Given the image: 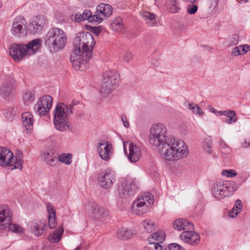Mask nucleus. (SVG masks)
Returning a JSON list of instances; mask_svg holds the SVG:
<instances>
[{
	"label": "nucleus",
	"mask_w": 250,
	"mask_h": 250,
	"mask_svg": "<svg viewBox=\"0 0 250 250\" xmlns=\"http://www.w3.org/2000/svg\"><path fill=\"white\" fill-rule=\"evenodd\" d=\"M226 113H227V114L225 116L228 118L225 119V123L228 124H231L237 122L238 118L236 116V112L234 110H226Z\"/></svg>",
	"instance_id": "473e14b6"
},
{
	"label": "nucleus",
	"mask_w": 250,
	"mask_h": 250,
	"mask_svg": "<svg viewBox=\"0 0 250 250\" xmlns=\"http://www.w3.org/2000/svg\"><path fill=\"white\" fill-rule=\"evenodd\" d=\"M154 203L153 195L149 193L139 195L132 206V210L135 214L142 215L147 212L149 207Z\"/></svg>",
	"instance_id": "9b49d317"
},
{
	"label": "nucleus",
	"mask_w": 250,
	"mask_h": 250,
	"mask_svg": "<svg viewBox=\"0 0 250 250\" xmlns=\"http://www.w3.org/2000/svg\"><path fill=\"white\" fill-rule=\"evenodd\" d=\"M166 4L167 10L170 13H177L180 9L176 0H166Z\"/></svg>",
	"instance_id": "2f4dec72"
},
{
	"label": "nucleus",
	"mask_w": 250,
	"mask_h": 250,
	"mask_svg": "<svg viewBox=\"0 0 250 250\" xmlns=\"http://www.w3.org/2000/svg\"><path fill=\"white\" fill-rule=\"evenodd\" d=\"M236 172L233 169L223 170L222 171V174L227 177H233L236 175Z\"/></svg>",
	"instance_id": "a19ab883"
},
{
	"label": "nucleus",
	"mask_w": 250,
	"mask_h": 250,
	"mask_svg": "<svg viewBox=\"0 0 250 250\" xmlns=\"http://www.w3.org/2000/svg\"><path fill=\"white\" fill-rule=\"evenodd\" d=\"M248 1V0H240L239 1L240 2H247Z\"/></svg>",
	"instance_id": "680f3d73"
},
{
	"label": "nucleus",
	"mask_w": 250,
	"mask_h": 250,
	"mask_svg": "<svg viewBox=\"0 0 250 250\" xmlns=\"http://www.w3.org/2000/svg\"><path fill=\"white\" fill-rule=\"evenodd\" d=\"M112 29L117 32H120L124 28L122 19L119 17L116 18L111 24Z\"/></svg>",
	"instance_id": "72a5a7b5"
},
{
	"label": "nucleus",
	"mask_w": 250,
	"mask_h": 250,
	"mask_svg": "<svg viewBox=\"0 0 250 250\" xmlns=\"http://www.w3.org/2000/svg\"><path fill=\"white\" fill-rule=\"evenodd\" d=\"M67 41L66 33L61 29L54 27L47 32L45 42L54 50L61 49L64 47Z\"/></svg>",
	"instance_id": "39448f33"
},
{
	"label": "nucleus",
	"mask_w": 250,
	"mask_h": 250,
	"mask_svg": "<svg viewBox=\"0 0 250 250\" xmlns=\"http://www.w3.org/2000/svg\"><path fill=\"white\" fill-rule=\"evenodd\" d=\"M94 39L90 33H80L75 39L74 49L70 56V61L75 70H83L91 57L95 45Z\"/></svg>",
	"instance_id": "f257e3e1"
},
{
	"label": "nucleus",
	"mask_w": 250,
	"mask_h": 250,
	"mask_svg": "<svg viewBox=\"0 0 250 250\" xmlns=\"http://www.w3.org/2000/svg\"><path fill=\"white\" fill-rule=\"evenodd\" d=\"M85 208L88 210L89 215L95 220L104 217L108 214L107 210L95 203L87 206Z\"/></svg>",
	"instance_id": "f3484780"
},
{
	"label": "nucleus",
	"mask_w": 250,
	"mask_h": 250,
	"mask_svg": "<svg viewBox=\"0 0 250 250\" xmlns=\"http://www.w3.org/2000/svg\"><path fill=\"white\" fill-rule=\"evenodd\" d=\"M76 105V104H73L72 106H73V105ZM71 105L72 106V105Z\"/></svg>",
	"instance_id": "0e129e2a"
},
{
	"label": "nucleus",
	"mask_w": 250,
	"mask_h": 250,
	"mask_svg": "<svg viewBox=\"0 0 250 250\" xmlns=\"http://www.w3.org/2000/svg\"><path fill=\"white\" fill-rule=\"evenodd\" d=\"M225 146H228L224 142H221L220 143L221 150V149H224V147H225Z\"/></svg>",
	"instance_id": "13d9d810"
},
{
	"label": "nucleus",
	"mask_w": 250,
	"mask_h": 250,
	"mask_svg": "<svg viewBox=\"0 0 250 250\" xmlns=\"http://www.w3.org/2000/svg\"><path fill=\"white\" fill-rule=\"evenodd\" d=\"M52 98L49 95L41 97L35 105V110L40 115H45L49 112L52 107Z\"/></svg>",
	"instance_id": "4468645a"
},
{
	"label": "nucleus",
	"mask_w": 250,
	"mask_h": 250,
	"mask_svg": "<svg viewBox=\"0 0 250 250\" xmlns=\"http://www.w3.org/2000/svg\"><path fill=\"white\" fill-rule=\"evenodd\" d=\"M12 212L7 205L0 206V229H8L15 233H21L23 229L16 224L12 223Z\"/></svg>",
	"instance_id": "423d86ee"
},
{
	"label": "nucleus",
	"mask_w": 250,
	"mask_h": 250,
	"mask_svg": "<svg viewBox=\"0 0 250 250\" xmlns=\"http://www.w3.org/2000/svg\"><path fill=\"white\" fill-rule=\"evenodd\" d=\"M113 12L112 6L108 4L100 3L97 7L95 17V22H102L104 18L110 17Z\"/></svg>",
	"instance_id": "2eb2a0df"
},
{
	"label": "nucleus",
	"mask_w": 250,
	"mask_h": 250,
	"mask_svg": "<svg viewBox=\"0 0 250 250\" xmlns=\"http://www.w3.org/2000/svg\"><path fill=\"white\" fill-rule=\"evenodd\" d=\"M239 42V37L236 35H233L232 37L229 39V45H235Z\"/></svg>",
	"instance_id": "49530a36"
},
{
	"label": "nucleus",
	"mask_w": 250,
	"mask_h": 250,
	"mask_svg": "<svg viewBox=\"0 0 250 250\" xmlns=\"http://www.w3.org/2000/svg\"><path fill=\"white\" fill-rule=\"evenodd\" d=\"M144 20L146 23L150 27H154L157 25L158 20L156 15L148 11H144L142 14Z\"/></svg>",
	"instance_id": "5701e85b"
},
{
	"label": "nucleus",
	"mask_w": 250,
	"mask_h": 250,
	"mask_svg": "<svg viewBox=\"0 0 250 250\" xmlns=\"http://www.w3.org/2000/svg\"><path fill=\"white\" fill-rule=\"evenodd\" d=\"M135 185L131 180H125L122 182L119 186L118 190L120 194L123 196L131 195L133 194V189Z\"/></svg>",
	"instance_id": "412c9836"
},
{
	"label": "nucleus",
	"mask_w": 250,
	"mask_h": 250,
	"mask_svg": "<svg viewBox=\"0 0 250 250\" xmlns=\"http://www.w3.org/2000/svg\"><path fill=\"white\" fill-rule=\"evenodd\" d=\"M44 160L50 166H55L57 162V155L53 149L47 150L42 153Z\"/></svg>",
	"instance_id": "b1692460"
},
{
	"label": "nucleus",
	"mask_w": 250,
	"mask_h": 250,
	"mask_svg": "<svg viewBox=\"0 0 250 250\" xmlns=\"http://www.w3.org/2000/svg\"><path fill=\"white\" fill-rule=\"evenodd\" d=\"M42 41L34 39L27 44L12 43L9 48V55L15 61L22 59L25 57L35 54L41 47Z\"/></svg>",
	"instance_id": "7ed1b4c3"
},
{
	"label": "nucleus",
	"mask_w": 250,
	"mask_h": 250,
	"mask_svg": "<svg viewBox=\"0 0 250 250\" xmlns=\"http://www.w3.org/2000/svg\"><path fill=\"white\" fill-rule=\"evenodd\" d=\"M72 113V106H67L63 103H59L54 111L53 123L58 130L65 131L69 127L68 116Z\"/></svg>",
	"instance_id": "20e7f679"
},
{
	"label": "nucleus",
	"mask_w": 250,
	"mask_h": 250,
	"mask_svg": "<svg viewBox=\"0 0 250 250\" xmlns=\"http://www.w3.org/2000/svg\"><path fill=\"white\" fill-rule=\"evenodd\" d=\"M242 145L244 147H248L250 146V142L245 141L243 143Z\"/></svg>",
	"instance_id": "4d7b16f0"
},
{
	"label": "nucleus",
	"mask_w": 250,
	"mask_h": 250,
	"mask_svg": "<svg viewBox=\"0 0 250 250\" xmlns=\"http://www.w3.org/2000/svg\"><path fill=\"white\" fill-rule=\"evenodd\" d=\"M122 121L123 123L124 126L127 127L129 126V123L127 121V118L125 116H122Z\"/></svg>",
	"instance_id": "3c124183"
},
{
	"label": "nucleus",
	"mask_w": 250,
	"mask_h": 250,
	"mask_svg": "<svg viewBox=\"0 0 250 250\" xmlns=\"http://www.w3.org/2000/svg\"><path fill=\"white\" fill-rule=\"evenodd\" d=\"M187 0L190 3H193L196 1V0Z\"/></svg>",
	"instance_id": "052dcab7"
},
{
	"label": "nucleus",
	"mask_w": 250,
	"mask_h": 250,
	"mask_svg": "<svg viewBox=\"0 0 250 250\" xmlns=\"http://www.w3.org/2000/svg\"><path fill=\"white\" fill-rule=\"evenodd\" d=\"M171 136L167 135L166 126L162 123L154 124L150 128L149 141L156 146H160Z\"/></svg>",
	"instance_id": "0eeeda50"
},
{
	"label": "nucleus",
	"mask_w": 250,
	"mask_h": 250,
	"mask_svg": "<svg viewBox=\"0 0 250 250\" xmlns=\"http://www.w3.org/2000/svg\"><path fill=\"white\" fill-rule=\"evenodd\" d=\"M47 211L48 215L49 227L52 229L55 228L57 225L56 220V210L54 207L50 203L47 204Z\"/></svg>",
	"instance_id": "bb28decb"
},
{
	"label": "nucleus",
	"mask_w": 250,
	"mask_h": 250,
	"mask_svg": "<svg viewBox=\"0 0 250 250\" xmlns=\"http://www.w3.org/2000/svg\"><path fill=\"white\" fill-rule=\"evenodd\" d=\"M229 216L231 218H234L236 217L237 215H235V210L232 209L229 212Z\"/></svg>",
	"instance_id": "864d4df0"
},
{
	"label": "nucleus",
	"mask_w": 250,
	"mask_h": 250,
	"mask_svg": "<svg viewBox=\"0 0 250 250\" xmlns=\"http://www.w3.org/2000/svg\"><path fill=\"white\" fill-rule=\"evenodd\" d=\"M93 32L95 34L98 35L101 32V29L99 27H94Z\"/></svg>",
	"instance_id": "5fc2aeb1"
},
{
	"label": "nucleus",
	"mask_w": 250,
	"mask_h": 250,
	"mask_svg": "<svg viewBox=\"0 0 250 250\" xmlns=\"http://www.w3.org/2000/svg\"><path fill=\"white\" fill-rule=\"evenodd\" d=\"M22 154L20 153L15 158L13 157V153L5 147H0V166H14V168L21 169L22 168Z\"/></svg>",
	"instance_id": "9d476101"
},
{
	"label": "nucleus",
	"mask_w": 250,
	"mask_h": 250,
	"mask_svg": "<svg viewBox=\"0 0 250 250\" xmlns=\"http://www.w3.org/2000/svg\"><path fill=\"white\" fill-rule=\"evenodd\" d=\"M120 81V75L117 72L108 70L103 76L100 91L104 96H107L117 86Z\"/></svg>",
	"instance_id": "6e6552de"
},
{
	"label": "nucleus",
	"mask_w": 250,
	"mask_h": 250,
	"mask_svg": "<svg viewBox=\"0 0 250 250\" xmlns=\"http://www.w3.org/2000/svg\"><path fill=\"white\" fill-rule=\"evenodd\" d=\"M21 119L22 124L28 131H30L33 127L34 119L32 114L29 112H25L22 114Z\"/></svg>",
	"instance_id": "a878e982"
},
{
	"label": "nucleus",
	"mask_w": 250,
	"mask_h": 250,
	"mask_svg": "<svg viewBox=\"0 0 250 250\" xmlns=\"http://www.w3.org/2000/svg\"><path fill=\"white\" fill-rule=\"evenodd\" d=\"M232 56H238L241 55V52L240 49L239 45L235 46L232 50L231 54Z\"/></svg>",
	"instance_id": "09e8293b"
},
{
	"label": "nucleus",
	"mask_w": 250,
	"mask_h": 250,
	"mask_svg": "<svg viewBox=\"0 0 250 250\" xmlns=\"http://www.w3.org/2000/svg\"><path fill=\"white\" fill-rule=\"evenodd\" d=\"M160 243L154 242V243H150L149 246L146 247V250L151 249V250H163L162 245H160Z\"/></svg>",
	"instance_id": "ea45409f"
},
{
	"label": "nucleus",
	"mask_w": 250,
	"mask_h": 250,
	"mask_svg": "<svg viewBox=\"0 0 250 250\" xmlns=\"http://www.w3.org/2000/svg\"><path fill=\"white\" fill-rule=\"evenodd\" d=\"M226 114H227V113H226V110H225V111H217L216 115H217L218 116H221V115H224L225 116V115H226Z\"/></svg>",
	"instance_id": "6e6d98bb"
},
{
	"label": "nucleus",
	"mask_w": 250,
	"mask_h": 250,
	"mask_svg": "<svg viewBox=\"0 0 250 250\" xmlns=\"http://www.w3.org/2000/svg\"><path fill=\"white\" fill-rule=\"evenodd\" d=\"M45 226L44 222L39 221L34 223L32 227V231L34 235L40 236L44 233Z\"/></svg>",
	"instance_id": "c756f323"
},
{
	"label": "nucleus",
	"mask_w": 250,
	"mask_h": 250,
	"mask_svg": "<svg viewBox=\"0 0 250 250\" xmlns=\"http://www.w3.org/2000/svg\"><path fill=\"white\" fill-rule=\"evenodd\" d=\"M0 93L3 96H8L11 92V86L9 85H3L0 88Z\"/></svg>",
	"instance_id": "58836bf2"
},
{
	"label": "nucleus",
	"mask_w": 250,
	"mask_h": 250,
	"mask_svg": "<svg viewBox=\"0 0 250 250\" xmlns=\"http://www.w3.org/2000/svg\"><path fill=\"white\" fill-rule=\"evenodd\" d=\"M210 110L211 112L214 113L216 114H217V110L216 109H215V108H214L213 107H211L210 109Z\"/></svg>",
	"instance_id": "bf43d9fd"
},
{
	"label": "nucleus",
	"mask_w": 250,
	"mask_h": 250,
	"mask_svg": "<svg viewBox=\"0 0 250 250\" xmlns=\"http://www.w3.org/2000/svg\"><path fill=\"white\" fill-rule=\"evenodd\" d=\"M203 147L205 150L208 153H211L212 141L209 138L205 139L203 143Z\"/></svg>",
	"instance_id": "4c0bfd02"
},
{
	"label": "nucleus",
	"mask_w": 250,
	"mask_h": 250,
	"mask_svg": "<svg viewBox=\"0 0 250 250\" xmlns=\"http://www.w3.org/2000/svg\"><path fill=\"white\" fill-rule=\"evenodd\" d=\"M198 9V7L196 5L190 4L188 6V13L189 14L192 15L195 14Z\"/></svg>",
	"instance_id": "37998d69"
},
{
	"label": "nucleus",
	"mask_w": 250,
	"mask_h": 250,
	"mask_svg": "<svg viewBox=\"0 0 250 250\" xmlns=\"http://www.w3.org/2000/svg\"><path fill=\"white\" fill-rule=\"evenodd\" d=\"M24 98L25 101L31 102L34 100V95L31 92H27L25 94Z\"/></svg>",
	"instance_id": "8fccbe9b"
},
{
	"label": "nucleus",
	"mask_w": 250,
	"mask_h": 250,
	"mask_svg": "<svg viewBox=\"0 0 250 250\" xmlns=\"http://www.w3.org/2000/svg\"><path fill=\"white\" fill-rule=\"evenodd\" d=\"M128 150V153L124 145L125 153L127 156L128 160L131 163L138 162L142 156L140 147L133 143H129Z\"/></svg>",
	"instance_id": "a211bd4d"
},
{
	"label": "nucleus",
	"mask_w": 250,
	"mask_h": 250,
	"mask_svg": "<svg viewBox=\"0 0 250 250\" xmlns=\"http://www.w3.org/2000/svg\"><path fill=\"white\" fill-rule=\"evenodd\" d=\"M74 20L76 22H81L86 20H88L89 21H95L94 15H92V12L90 10L85 9L82 14L76 13L74 16Z\"/></svg>",
	"instance_id": "393cba45"
},
{
	"label": "nucleus",
	"mask_w": 250,
	"mask_h": 250,
	"mask_svg": "<svg viewBox=\"0 0 250 250\" xmlns=\"http://www.w3.org/2000/svg\"><path fill=\"white\" fill-rule=\"evenodd\" d=\"M46 22L47 20L43 16L35 17L29 24L28 29L30 32L33 34L41 33Z\"/></svg>",
	"instance_id": "6ab92c4d"
},
{
	"label": "nucleus",
	"mask_w": 250,
	"mask_h": 250,
	"mask_svg": "<svg viewBox=\"0 0 250 250\" xmlns=\"http://www.w3.org/2000/svg\"><path fill=\"white\" fill-rule=\"evenodd\" d=\"M236 190L237 187L233 182L217 181L212 184L211 192L213 197L220 200L228 196Z\"/></svg>",
	"instance_id": "1a4fd4ad"
},
{
	"label": "nucleus",
	"mask_w": 250,
	"mask_h": 250,
	"mask_svg": "<svg viewBox=\"0 0 250 250\" xmlns=\"http://www.w3.org/2000/svg\"><path fill=\"white\" fill-rule=\"evenodd\" d=\"M241 201L240 200H237L234 204L233 208H232L235 211V215H238L241 210Z\"/></svg>",
	"instance_id": "79ce46f5"
},
{
	"label": "nucleus",
	"mask_w": 250,
	"mask_h": 250,
	"mask_svg": "<svg viewBox=\"0 0 250 250\" xmlns=\"http://www.w3.org/2000/svg\"><path fill=\"white\" fill-rule=\"evenodd\" d=\"M76 105V104H73L72 106H73V105ZM71 105L72 106V105Z\"/></svg>",
	"instance_id": "e2e57ef3"
},
{
	"label": "nucleus",
	"mask_w": 250,
	"mask_h": 250,
	"mask_svg": "<svg viewBox=\"0 0 250 250\" xmlns=\"http://www.w3.org/2000/svg\"><path fill=\"white\" fill-rule=\"evenodd\" d=\"M230 148L229 146L224 147V149H221V151L223 153L228 154L230 152Z\"/></svg>",
	"instance_id": "603ef678"
},
{
	"label": "nucleus",
	"mask_w": 250,
	"mask_h": 250,
	"mask_svg": "<svg viewBox=\"0 0 250 250\" xmlns=\"http://www.w3.org/2000/svg\"><path fill=\"white\" fill-rule=\"evenodd\" d=\"M63 233V228L61 226L53 233L49 234L48 240L52 243L58 242L61 239Z\"/></svg>",
	"instance_id": "c85d7f7f"
},
{
	"label": "nucleus",
	"mask_w": 250,
	"mask_h": 250,
	"mask_svg": "<svg viewBox=\"0 0 250 250\" xmlns=\"http://www.w3.org/2000/svg\"><path fill=\"white\" fill-rule=\"evenodd\" d=\"M169 250H185L182 246L177 243H172L168 245Z\"/></svg>",
	"instance_id": "a18cd8bd"
},
{
	"label": "nucleus",
	"mask_w": 250,
	"mask_h": 250,
	"mask_svg": "<svg viewBox=\"0 0 250 250\" xmlns=\"http://www.w3.org/2000/svg\"><path fill=\"white\" fill-rule=\"evenodd\" d=\"M27 23L22 16L15 18L12 21L11 32L12 35L21 38L26 34Z\"/></svg>",
	"instance_id": "f8f14e48"
},
{
	"label": "nucleus",
	"mask_w": 250,
	"mask_h": 250,
	"mask_svg": "<svg viewBox=\"0 0 250 250\" xmlns=\"http://www.w3.org/2000/svg\"><path fill=\"white\" fill-rule=\"evenodd\" d=\"M142 224L144 229L148 233L152 232L155 229V224L150 220H145Z\"/></svg>",
	"instance_id": "f704fd0d"
},
{
	"label": "nucleus",
	"mask_w": 250,
	"mask_h": 250,
	"mask_svg": "<svg viewBox=\"0 0 250 250\" xmlns=\"http://www.w3.org/2000/svg\"><path fill=\"white\" fill-rule=\"evenodd\" d=\"M188 108L192 110L193 113L195 114L201 115L203 114L202 110L199 107V106L194 103H190L188 104Z\"/></svg>",
	"instance_id": "e433bc0d"
},
{
	"label": "nucleus",
	"mask_w": 250,
	"mask_h": 250,
	"mask_svg": "<svg viewBox=\"0 0 250 250\" xmlns=\"http://www.w3.org/2000/svg\"><path fill=\"white\" fill-rule=\"evenodd\" d=\"M241 55H244L250 50V46L249 44L239 45Z\"/></svg>",
	"instance_id": "de8ad7c7"
},
{
	"label": "nucleus",
	"mask_w": 250,
	"mask_h": 250,
	"mask_svg": "<svg viewBox=\"0 0 250 250\" xmlns=\"http://www.w3.org/2000/svg\"><path fill=\"white\" fill-rule=\"evenodd\" d=\"M133 235L131 230L127 229L126 228H122L119 229L117 232L118 238L122 240H126L131 238Z\"/></svg>",
	"instance_id": "7c9ffc66"
},
{
	"label": "nucleus",
	"mask_w": 250,
	"mask_h": 250,
	"mask_svg": "<svg viewBox=\"0 0 250 250\" xmlns=\"http://www.w3.org/2000/svg\"><path fill=\"white\" fill-rule=\"evenodd\" d=\"M98 181L100 186L104 188L111 187L115 181L113 172L109 169L101 172L99 175Z\"/></svg>",
	"instance_id": "dca6fc26"
},
{
	"label": "nucleus",
	"mask_w": 250,
	"mask_h": 250,
	"mask_svg": "<svg viewBox=\"0 0 250 250\" xmlns=\"http://www.w3.org/2000/svg\"><path fill=\"white\" fill-rule=\"evenodd\" d=\"M132 58L133 55L132 53L129 50H126L123 56L124 61L126 62H128L131 60Z\"/></svg>",
	"instance_id": "c03bdc74"
},
{
	"label": "nucleus",
	"mask_w": 250,
	"mask_h": 250,
	"mask_svg": "<svg viewBox=\"0 0 250 250\" xmlns=\"http://www.w3.org/2000/svg\"><path fill=\"white\" fill-rule=\"evenodd\" d=\"M72 155L70 153H63L58 155V161L66 165H70L72 162Z\"/></svg>",
	"instance_id": "c9c22d12"
},
{
	"label": "nucleus",
	"mask_w": 250,
	"mask_h": 250,
	"mask_svg": "<svg viewBox=\"0 0 250 250\" xmlns=\"http://www.w3.org/2000/svg\"><path fill=\"white\" fill-rule=\"evenodd\" d=\"M175 229L178 230L193 229V224L186 219L179 218L175 220L173 223Z\"/></svg>",
	"instance_id": "4be33fe9"
},
{
	"label": "nucleus",
	"mask_w": 250,
	"mask_h": 250,
	"mask_svg": "<svg viewBox=\"0 0 250 250\" xmlns=\"http://www.w3.org/2000/svg\"><path fill=\"white\" fill-rule=\"evenodd\" d=\"M180 238L182 241L191 245L198 244L200 240V237L197 233L188 230L182 232Z\"/></svg>",
	"instance_id": "aec40b11"
},
{
	"label": "nucleus",
	"mask_w": 250,
	"mask_h": 250,
	"mask_svg": "<svg viewBox=\"0 0 250 250\" xmlns=\"http://www.w3.org/2000/svg\"><path fill=\"white\" fill-rule=\"evenodd\" d=\"M166 234L163 230H159L157 231L152 233L148 238L150 243H162L165 240Z\"/></svg>",
	"instance_id": "cd10ccee"
},
{
	"label": "nucleus",
	"mask_w": 250,
	"mask_h": 250,
	"mask_svg": "<svg viewBox=\"0 0 250 250\" xmlns=\"http://www.w3.org/2000/svg\"><path fill=\"white\" fill-rule=\"evenodd\" d=\"M97 152L100 157L105 161L110 160L113 153L112 145L105 140L100 141L97 145Z\"/></svg>",
	"instance_id": "ddd939ff"
},
{
	"label": "nucleus",
	"mask_w": 250,
	"mask_h": 250,
	"mask_svg": "<svg viewBox=\"0 0 250 250\" xmlns=\"http://www.w3.org/2000/svg\"><path fill=\"white\" fill-rule=\"evenodd\" d=\"M159 152L163 158L168 161H176L188 156L189 151L185 142L173 137L159 146Z\"/></svg>",
	"instance_id": "f03ea898"
}]
</instances>
